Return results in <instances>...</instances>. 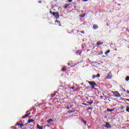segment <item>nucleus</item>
Listing matches in <instances>:
<instances>
[{
    "mask_svg": "<svg viewBox=\"0 0 129 129\" xmlns=\"http://www.w3.org/2000/svg\"><path fill=\"white\" fill-rule=\"evenodd\" d=\"M52 121H53V120L51 119L47 120V122H48V123L52 122Z\"/></svg>",
    "mask_w": 129,
    "mask_h": 129,
    "instance_id": "obj_10",
    "label": "nucleus"
},
{
    "mask_svg": "<svg viewBox=\"0 0 129 129\" xmlns=\"http://www.w3.org/2000/svg\"><path fill=\"white\" fill-rule=\"evenodd\" d=\"M68 109H69V107H68Z\"/></svg>",
    "mask_w": 129,
    "mask_h": 129,
    "instance_id": "obj_28",
    "label": "nucleus"
},
{
    "mask_svg": "<svg viewBox=\"0 0 129 129\" xmlns=\"http://www.w3.org/2000/svg\"><path fill=\"white\" fill-rule=\"evenodd\" d=\"M55 22H58V21H56Z\"/></svg>",
    "mask_w": 129,
    "mask_h": 129,
    "instance_id": "obj_29",
    "label": "nucleus"
},
{
    "mask_svg": "<svg viewBox=\"0 0 129 129\" xmlns=\"http://www.w3.org/2000/svg\"><path fill=\"white\" fill-rule=\"evenodd\" d=\"M88 83H89L91 87L92 88H94V87L96 86V83H95L94 82H88Z\"/></svg>",
    "mask_w": 129,
    "mask_h": 129,
    "instance_id": "obj_1",
    "label": "nucleus"
},
{
    "mask_svg": "<svg viewBox=\"0 0 129 129\" xmlns=\"http://www.w3.org/2000/svg\"><path fill=\"white\" fill-rule=\"evenodd\" d=\"M52 15H53V16H55L56 18H59V14H58V13H53Z\"/></svg>",
    "mask_w": 129,
    "mask_h": 129,
    "instance_id": "obj_5",
    "label": "nucleus"
},
{
    "mask_svg": "<svg viewBox=\"0 0 129 129\" xmlns=\"http://www.w3.org/2000/svg\"><path fill=\"white\" fill-rule=\"evenodd\" d=\"M96 77H97L96 76L93 75L92 78L93 79H94V78H96Z\"/></svg>",
    "mask_w": 129,
    "mask_h": 129,
    "instance_id": "obj_14",
    "label": "nucleus"
},
{
    "mask_svg": "<svg viewBox=\"0 0 129 129\" xmlns=\"http://www.w3.org/2000/svg\"><path fill=\"white\" fill-rule=\"evenodd\" d=\"M114 94L116 96V97H119V96H120V95H119L118 92H115L114 93Z\"/></svg>",
    "mask_w": 129,
    "mask_h": 129,
    "instance_id": "obj_3",
    "label": "nucleus"
},
{
    "mask_svg": "<svg viewBox=\"0 0 129 129\" xmlns=\"http://www.w3.org/2000/svg\"><path fill=\"white\" fill-rule=\"evenodd\" d=\"M125 80H126V81H128V80H129V77L128 76L126 77V78L125 79Z\"/></svg>",
    "mask_w": 129,
    "mask_h": 129,
    "instance_id": "obj_13",
    "label": "nucleus"
},
{
    "mask_svg": "<svg viewBox=\"0 0 129 129\" xmlns=\"http://www.w3.org/2000/svg\"><path fill=\"white\" fill-rule=\"evenodd\" d=\"M40 3H41V2H39Z\"/></svg>",
    "mask_w": 129,
    "mask_h": 129,
    "instance_id": "obj_30",
    "label": "nucleus"
},
{
    "mask_svg": "<svg viewBox=\"0 0 129 129\" xmlns=\"http://www.w3.org/2000/svg\"><path fill=\"white\" fill-rule=\"evenodd\" d=\"M111 77H112V75H111V73L110 72L108 73V76L106 78V79H111Z\"/></svg>",
    "mask_w": 129,
    "mask_h": 129,
    "instance_id": "obj_2",
    "label": "nucleus"
},
{
    "mask_svg": "<svg viewBox=\"0 0 129 129\" xmlns=\"http://www.w3.org/2000/svg\"><path fill=\"white\" fill-rule=\"evenodd\" d=\"M65 70H66L65 68H63L62 70V71H65Z\"/></svg>",
    "mask_w": 129,
    "mask_h": 129,
    "instance_id": "obj_19",
    "label": "nucleus"
},
{
    "mask_svg": "<svg viewBox=\"0 0 129 129\" xmlns=\"http://www.w3.org/2000/svg\"><path fill=\"white\" fill-rule=\"evenodd\" d=\"M17 125H18V126H20V127H22V126H24V124L21 123L17 124Z\"/></svg>",
    "mask_w": 129,
    "mask_h": 129,
    "instance_id": "obj_7",
    "label": "nucleus"
},
{
    "mask_svg": "<svg viewBox=\"0 0 129 129\" xmlns=\"http://www.w3.org/2000/svg\"><path fill=\"white\" fill-rule=\"evenodd\" d=\"M109 111H113V110H109Z\"/></svg>",
    "mask_w": 129,
    "mask_h": 129,
    "instance_id": "obj_23",
    "label": "nucleus"
},
{
    "mask_svg": "<svg viewBox=\"0 0 129 129\" xmlns=\"http://www.w3.org/2000/svg\"><path fill=\"white\" fill-rule=\"evenodd\" d=\"M71 112H73V111H71L70 112H69V113H71Z\"/></svg>",
    "mask_w": 129,
    "mask_h": 129,
    "instance_id": "obj_26",
    "label": "nucleus"
},
{
    "mask_svg": "<svg viewBox=\"0 0 129 129\" xmlns=\"http://www.w3.org/2000/svg\"><path fill=\"white\" fill-rule=\"evenodd\" d=\"M97 45H102V42L99 41L97 43Z\"/></svg>",
    "mask_w": 129,
    "mask_h": 129,
    "instance_id": "obj_11",
    "label": "nucleus"
},
{
    "mask_svg": "<svg viewBox=\"0 0 129 129\" xmlns=\"http://www.w3.org/2000/svg\"><path fill=\"white\" fill-rule=\"evenodd\" d=\"M36 127H37L38 129H43V127L40 126V125H39V124L36 125Z\"/></svg>",
    "mask_w": 129,
    "mask_h": 129,
    "instance_id": "obj_6",
    "label": "nucleus"
},
{
    "mask_svg": "<svg viewBox=\"0 0 129 129\" xmlns=\"http://www.w3.org/2000/svg\"><path fill=\"white\" fill-rule=\"evenodd\" d=\"M126 111H127V112H129V107H127L126 109Z\"/></svg>",
    "mask_w": 129,
    "mask_h": 129,
    "instance_id": "obj_15",
    "label": "nucleus"
},
{
    "mask_svg": "<svg viewBox=\"0 0 129 129\" xmlns=\"http://www.w3.org/2000/svg\"><path fill=\"white\" fill-rule=\"evenodd\" d=\"M81 17H82V18H84V17H85V14H83V15H81Z\"/></svg>",
    "mask_w": 129,
    "mask_h": 129,
    "instance_id": "obj_17",
    "label": "nucleus"
},
{
    "mask_svg": "<svg viewBox=\"0 0 129 129\" xmlns=\"http://www.w3.org/2000/svg\"><path fill=\"white\" fill-rule=\"evenodd\" d=\"M100 98H103V97H102V96H100Z\"/></svg>",
    "mask_w": 129,
    "mask_h": 129,
    "instance_id": "obj_25",
    "label": "nucleus"
},
{
    "mask_svg": "<svg viewBox=\"0 0 129 129\" xmlns=\"http://www.w3.org/2000/svg\"><path fill=\"white\" fill-rule=\"evenodd\" d=\"M105 127H106L107 128H110V125L108 123H106Z\"/></svg>",
    "mask_w": 129,
    "mask_h": 129,
    "instance_id": "obj_4",
    "label": "nucleus"
},
{
    "mask_svg": "<svg viewBox=\"0 0 129 129\" xmlns=\"http://www.w3.org/2000/svg\"><path fill=\"white\" fill-rule=\"evenodd\" d=\"M73 0H68L69 3H72Z\"/></svg>",
    "mask_w": 129,
    "mask_h": 129,
    "instance_id": "obj_18",
    "label": "nucleus"
},
{
    "mask_svg": "<svg viewBox=\"0 0 129 129\" xmlns=\"http://www.w3.org/2000/svg\"><path fill=\"white\" fill-rule=\"evenodd\" d=\"M33 121H34V120H33V119H29V120H28V122L29 123H30V122H33Z\"/></svg>",
    "mask_w": 129,
    "mask_h": 129,
    "instance_id": "obj_8",
    "label": "nucleus"
},
{
    "mask_svg": "<svg viewBox=\"0 0 129 129\" xmlns=\"http://www.w3.org/2000/svg\"><path fill=\"white\" fill-rule=\"evenodd\" d=\"M83 104H84V105H86V104H84V103Z\"/></svg>",
    "mask_w": 129,
    "mask_h": 129,
    "instance_id": "obj_27",
    "label": "nucleus"
},
{
    "mask_svg": "<svg viewBox=\"0 0 129 129\" xmlns=\"http://www.w3.org/2000/svg\"><path fill=\"white\" fill-rule=\"evenodd\" d=\"M103 95H104V96H105V97H106V96L105 95H104V94H103Z\"/></svg>",
    "mask_w": 129,
    "mask_h": 129,
    "instance_id": "obj_24",
    "label": "nucleus"
},
{
    "mask_svg": "<svg viewBox=\"0 0 129 129\" xmlns=\"http://www.w3.org/2000/svg\"><path fill=\"white\" fill-rule=\"evenodd\" d=\"M96 77H100V75L99 74H97Z\"/></svg>",
    "mask_w": 129,
    "mask_h": 129,
    "instance_id": "obj_16",
    "label": "nucleus"
},
{
    "mask_svg": "<svg viewBox=\"0 0 129 129\" xmlns=\"http://www.w3.org/2000/svg\"><path fill=\"white\" fill-rule=\"evenodd\" d=\"M83 2H88V0H83Z\"/></svg>",
    "mask_w": 129,
    "mask_h": 129,
    "instance_id": "obj_20",
    "label": "nucleus"
},
{
    "mask_svg": "<svg viewBox=\"0 0 129 129\" xmlns=\"http://www.w3.org/2000/svg\"><path fill=\"white\" fill-rule=\"evenodd\" d=\"M110 50H108L105 53V55H107L108 54V53H110Z\"/></svg>",
    "mask_w": 129,
    "mask_h": 129,
    "instance_id": "obj_9",
    "label": "nucleus"
},
{
    "mask_svg": "<svg viewBox=\"0 0 129 129\" xmlns=\"http://www.w3.org/2000/svg\"><path fill=\"white\" fill-rule=\"evenodd\" d=\"M88 103H89V104L91 105V104L92 103V102H88Z\"/></svg>",
    "mask_w": 129,
    "mask_h": 129,
    "instance_id": "obj_21",
    "label": "nucleus"
},
{
    "mask_svg": "<svg viewBox=\"0 0 129 129\" xmlns=\"http://www.w3.org/2000/svg\"><path fill=\"white\" fill-rule=\"evenodd\" d=\"M97 28H98V27H97V25H93L94 29H97Z\"/></svg>",
    "mask_w": 129,
    "mask_h": 129,
    "instance_id": "obj_12",
    "label": "nucleus"
},
{
    "mask_svg": "<svg viewBox=\"0 0 129 129\" xmlns=\"http://www.w3.org/2000/svg\"><path fill=\"white\" fill-rule=\"evenodd\" d=\"M28 116V115H26L25 116L23 117H27Z\"/></svg>",
    "mask_w": 129,
    "mask_h": 129,
    "instance_id": "obj_22",
    "label": "nucleus"
}]
</instances>
